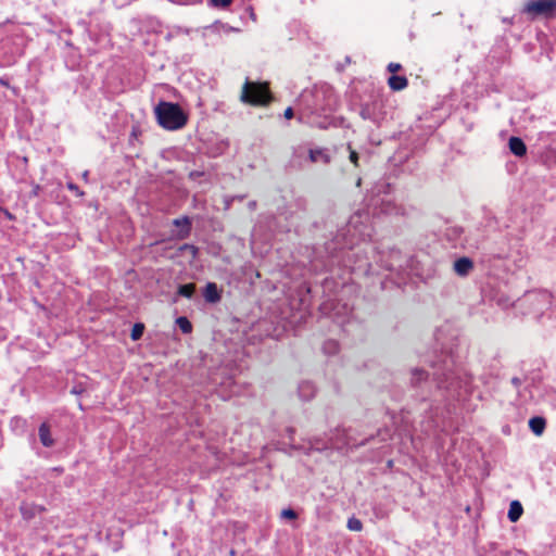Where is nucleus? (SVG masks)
Masks as SVG:
<instances>
[{
    "label": "nucleus",
    "instance_id": "obj_4",
    "mask_svg": "<svg viewBox=\"0 0 556 556\" xmlns=\"http://www.w3.org/2000/svg\"><path fill=\"white\" fill-rule=\"evenodd\" d=\"M473 268V263L468 257H460L454 263V270L458 276L465 277Z\"/></svg>",
    "mask_w": 556,
    "mask_h": 556
},
{
    "label": "nucleus",
    "instance_id": "obj_23",
    "mask_svg": "<svg viewBox=\"0 0 556 556\" xmlns=\"http://www.w3.org/2000/svg\"><path fill=\"white\" fill-rule=\"evenodd\" d=\"M283 115H285V117H286L287 119L292 118V117H293V110H292V108H287V109L285 110V114H283Z\"/></svg>",
    "mask_w": 556,
    "mask_h": 556
},
{
    "label": "nucleus",
    "instance_id": "obj_24",
    "mask_svg": "<svg viewBox=\"0 0 556 556\" xmlns=\"http://www.w3.org/2000/svg\"><path fill=\"white\" fill-rule=\"evenodd\" d=\"M350 160L352 163H354L355 165H357V160H358V155L355 151H351L350 153Z\"/></svg>",
    "mask_w": 556,
    "mask_h": 556
},
{
    "label": "nucleus",
    "instance_id": "obj_3",
    "mask_svg": "<svg viewBox=\"0 0 556 556\" xmlns=\"http://www.w3.org/2000/svg\"><path fill=\"white\" fill-rule=\"evenodd\" d=\"M556 10V0H532L525 7V12L531 16H549Z\"/></svg>",
    "mask_w": 556,
    "mask_h": 556
},
{
    "label": "nucleus",
    "instance_id": "obj_11",
    "mask_svg": "<svg viewBox=\"0 0 556 556\" xmlns=\"http://www.w3.org/2000/svg\"><path fill=\"white\" fill-rule=\"evenodd\" d=\"M529 427L534 434L541 435L545 429V420L542 417H533L529 420Z\"/></svg>",
    "mask_w": 556,
    "mask_h": 556
},
{
    "label": "nucleus",
    "instance_id": "obj_28",
    "mask_svg": "<svg viewBox=\"0 0 556 556\" xmlns=\"http://www.w3.org/2000/svg\"><path fill=\"white\" fill-rule=\"evenodd\" d=\"M332 446H333V447H338V448L340 447V445H339V444H337V443H332Z\"/></svg>",
    "mask_w": 556,
    "mask_h": 556
},
{
    "label": "nucleus",
    "instance_id": "obj_5",
    "mask_svg": "<svg viewBox=\"0 0 556 556\" xmlns=\"http://www.w3.org/2000/svg\"><path fill=\"white\" fill-rule=\"evenodd\" d=\"M509 150L516 156H523L527 152V147L523 141L518 137H511L508 142Z\"/></svg>",
    "mask_w": 556,
    "mask_h": 556
},
{
    "label": "nucleus",
    "instance_id": "obj_12",
    "mask_svg": "<svg viewBox=\"0 0 556 556\" xmlns=\"http://www.w3.org/2000/svg\"><path fill=\"white\" fill-rule=\"evenodd\" d=\"M527 300H531L540 305V309L542 306H547L551 303V295L547 292H540L535 294H530L527 296Z\"/></svg>",
    "mask_w": 556,
    "mask_h": 556
},
{
    "label": "nucleus",
    "instance_id": "obj_2",
    "mask_svg": "<svg viewBox=\"0 0 556 556\" xmlns=\"http://www.w3.org/2000/svg\"><path fill=\"white\" fill-rule=\"evenodd\" d=\"M241 100L254 105L266 104L270 101V92L266 84L247 80L242 88Z\"/></svg>",
    "mask_w": 556,
    "mask_h": 556
},
{
    "label": "nucleus",
    "instance_id": "obj_18",
    "mask_svg": "<svg viewBox=\"0 0 556 556\" xmlns=\"http://www.w3.org/2000/svg\"><path fill=\"white\" fill-rule=\"evenodd\" d=\"M232 0H210L211 5L225 9L231 4Z\"/></svg>",
    "mask_w": 556,
    "mask_h": 556
},
{
    "label": "nucleus",
    "instance_id": "obj_10",
    "mask_svg": "<svg viewBox=\"0 0 556 556\" xmlns=\"http://www.w3.org/2000/svg\"><path fill=\"white\" fill-rule=\"evenodd\" d=\"M388 83L390 88L394 91L403 90L407 86V79L404 76L393 75L389 78Z\"/></svg>",
    "mask_w": 556,
    "mask_h": 556
},
{
    "label": "nucleus",
    "instance_id": "obj_7",
    "mask_svg": "<svg viewBox=\"0 0 556 556\" xmlns=\"http://www.w3.org/2000/svg\"><path fill=\"white\" fill-rule=\"evenodd\" d=\"M39 439H40V442L47 447H50L53 445L54 441L51 437L50 428H49L48 424H46V422L41 424V426L39 427Z\"/></svg>",
    "mask_w": 556,
    "mask_h": 556
},
{
    "label": "nucleus",
    "instance_id": "obj_9",
    "mask_svg": "<svg viewBox=\"0 0 556 556\" xmlns=\"http://www.w3.org/2000/svg\"><path fill=\"white\" fill-rule=\"evenodd\" d=\"M204 298L207 302L215 303L219 301L220 295L217 286L214 282H208L204 290Z\"/></svg>",
    "mask_w": 556,
    "mask_h": 556
},
{
    "label": "nucleus",
    "instance_id": "obj_15",
    "mask_svg": "<svg viewBox=\"0 0 556 556\" xmlns=\"http://www.w3.org/2000/svg\"><path fill=\"white\" fill-rule=\"evenodd\" d=\"M309 159L314 163L319 161L327 163L329 161L328 156L321 150H311Z\"/></svg>",
    "mask_w": 556,
    "mask_h": 556
},
{
    "label": "nucleus",
    "instance_id": "obj_16",
    "mask_svg": "<svg viewBox=\"0 0 556 556\" xmlns=\"http://www.w3.org/2000/svg\"><path fill=\"white\" fill-rule=\"evenodd\" d=\"M195 287L193 283L182 285L178 289V293L185 298H191L194 293Z\"/></svg>",
    "mask_w": 556,
    "mask_h": 556
},
{
    "label": "nucleus",
    "instance_id": "obj_20",
    "mask_svg": "<svg viewBox=\"0 0 556 556\" xmlns=\"http://www.w3.org/2000/svg\"><path fill=\"white\" fill-rule=\"evenodd\" d=\"M281 517L285 518V519H295L296 518V513L293 510V509H283L281 511Z\"/></svg>",
    "mask_w": 556,
    "mask_h": 556
},
{
    "label": "nucleus",
    "instance_id": "obj_8",
    "mask_svg": "<svg viewBox=\"0 0 556 556\" xmlns=\"http://www.w3.org/2000/svg\"><path fill=\"white\" fill-rule=\"evenodd\" d=\"M523 513V508H522V505L518 502V501H513L509 505V509H508V519L511 521V522H516L519 520V518L521 517Z\"/></svg>",
    "mask_w": 556,
    "mask_h": 556
},
{
    "label": "nucleus",
    "instance_id": "obj_26",
    "mask_svg": "<svg viewBox=\"0 0 556 556\" xmlns=\"http://www.w3.org/2000/svg\"><path fill=\"white\" fill-rule=\"evenodd\" d=\"M0 85L8 86V83L3 78H0Z\"/></svg>",
    "mask_w": 556,
    "mask_h": 556
},
{
    "label": "nucleus",
    "instance_id": "obj_21",
    "mask_svg": "<svg viewBox=\"0 0 556 556\" xmlns=\"http://www.w3.org/2000/svg\"><path fill=\"white\" fill-rule=\"evenodd\" d=\"M67 188H68L70 190H72L73 192H75L77 195H83V194H84V193L79 190V188H78L75 184H73V182H68V184H67Z\"/></svg>",
    "mask_w": 556,
    "mask_h": 556
},
{
    "label": "nucleus",
    "instance_id": "obj_1",
    "mask_svg": "<svg viewBox=\"0 0 556 556\" xmlns=\"http://www.w3.org/2000/svg\"><path fill=\"white\" fill-rule=\"evenodd\" d=\"M154 112L159 124L167 130L180 129L188 121L187 114L180 106L172 102H160L155 106Z\"/></svg>",
    "mask_w": 556,
    "mask_h": 556
},
{
    "label": "nucleus",
    "instance_id": "obj_27",
    "mask_svg": "<svg viewBox=\"0 0 556 556\" xmlns=\"http://www.w3.org/2000/svg\"><path fill=\"white\" fill-rule=\"evenodd\" d=\"M83 178H84L85 180H87V178H88V172H85V173L83 174Z\"/></svg>",
    "mask_w": 556,
    "mask_h": 556
},
{
    "label": "nucleus",
    "instance_id": "obj_19",
    "mask_svg": "<svg viewBox=\"0 0 556 556\" xmlns=\"http://www.w3.org/2000/svg\"><path fill=\"white\" fill-rule=\"evenodd\" d=\"M142 332H143V326L140 324L135 325L131 330V339L138 340L142 336Z\"/></svg>",
    "mask_w": 556,
    "mask_h": 556
},
{
    "label": "nucleus",
    "instance_id": "obj_13",
    "mask_svg": "<svg viewBox=\"0 0 556 556\" xmlns=\"http://www.w3.org/2000/svg\"><path fill=\"white\" fill-rule=\"evenodd\" d=\"M176 324L184 333H189L192 330V325L187 317H178Z\"/></svg>",
    "mask_w": 556,
    "mask_h": 556
},
{
    "label": "nucleus",
    "instance_id": "obj_17",
    "mask_svg": "<svg viewBox=\"0 0 556 556\" xmlns=\"http://www.w3.org/2000/svg\"><path fill=\"white\" fill-rule=\"evenodd\" d=\"M348 528L351 531H361L363 528V525H362L361 520H358L356 518H350L348 520Z\"/></svg>",
    "mask_w": 556,
    "mask_h": 556
},
{
    "label": "nucleus",
    "instance_id": "obj_14",
    "mask_svg": "<svg viewBox=\"0 0 556 556\" xmlns=\"http://www.w3.org/2000/svg\"><path fill=\"white\" fill-rule=\"evenodd\" d=\"M174 224L177 226V227H182V230H181V233H180V237L181 238H185L188 232H189V226H190V222L187 217H184V218H178V219H175L174 220Z\"/></svg>",
    "mask_w": 556,
    "mask_h": 556
},
{
    "label": "nucleus",
    "instance_id": "obj_25",
    "mask_svg": "<svg viewBox=\"0 0 556 556\" xmlns=\"http://www.w3.org/2000/svg\"><path fill=\"white\" fill-rule=\"evenodd\" d=\"M185 250H189L193 255L197 253V249L193 245L186 244Z\"/></svg>",
    "mask_w": 556,
    "mask_h": 556
},
{
    "label": "nucleus",
    "instance_id": "obj_22",
    "mask_svg": "<svg viewBox=\"0 0 556 556\" xmlns=\"http://www.w3.org/2000/svg\"><path fill=\"white\" fill-rule=\"evenodd\" d=\"M388 70H389L391 73H395V72H397V71H400V70H401V64H399V63H390V64L388 65Z\"/></svg>",
    "mask_w": 556,
    "mask_h": 556
},
{
    "label": "nucleus",
    "instance_id": "obj_6",
    "mask_svg": "<svg viewBox=\"0 0 556 556\" xmlns=\"http://www.w3.org/2000/svg\"><path fill=\"white\" fill-rule=\"evenodd\" d=\"M43 510L42 507L30 504V503H23L21 505V513L24 518L30 519L35 517L37 514L41 513Z\"/></svg>",
    "mask_w": 556,
    "mask_h": 556
}]
</instances>
